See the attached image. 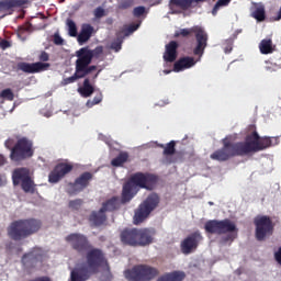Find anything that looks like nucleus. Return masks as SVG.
<instances>
[{"instance_id": "nucleus-18", "label": "nucleus", "mask_w": 281, "mask_h": 281, "mask_svg": "<svg viewBox=\"0 0 281 281\" xmlns=\"http://www.w3.org/2000/svg\"><path fill=\"white\" fill-rule=\"evenodd\" d=\"M77 60L75 61V69L79 71L85 69L88 65H91L93 60V55H91V49L89 46L82 47L76 52Z\"/></svg>"}, {"instance_id": "nucleus-1", "label": "nucleus", "mask_w": 281, "mask_h": 281, "mask_svg": "<svg viewBox=\"0 0 281 281\" xmlns=\"http://www.w3.org/2000/svg\"><path fill=\"white\" fill-rule=\"evenodd\" d=\"M251 134H248L244 142L232 143L229 139L222 140L223 147L211 154L213 161H229L232 157H247L260 150H267L271 146H278L280 143L279 137H260L256 131V126L251 125Z\"/></svg>"}, {"instance_id": "nucleus-40", "label": "nucleus", "mask_w": 281, "mask_h": 281, "mask_svg": "<svg viewBox=\"0 0 281 281\" xmlns=\"http://www.w3.org/2000/svg\"><path fill=\"white\" fill-rule=\"evenodd\" d=\"M231 2L232 0H218L213 7V10H212L213 16H216V14H218V10H221L223 5H229Z\"/></svg>"}, {"instance_id": "nucleus-50", "label": "nucleus", "mask_w": 281, "mask_h": 281, "mask_svg": "<svg viewBox=\"0 0 281 281\" xmlns=\"http://www.w3.org/2000/svg\"><path fill=\"white\" fill-rule=\"evenodd\" d=\"M0 166H5V157L3 155H0Z\"/></svg>"}, {"instance_id": "nucleus-25", "label": "nucleus", "mask_w": 281, "mask_h": 281, "mask_svg": "<svg viewBox=\"0 0 281 281\" xmlns=\"http://www.w3.org/2000/svg\"><path fill=\"white\" fill-rule=\"evenodd\" d=\"M89 221L94 225V227H101V225H104L106 221V213L102 209L99 211H92L89 216Z\"/></svg>"}, {"instance_id": "nucleus-3", "label": "nucleus", "mask_w": 281, "mask_h": 281, "mask_svg": "<svg viewBox=\"0 0 281 281\" xmlns=\"http://www.w3.org/2000/svg\"><path fill=\"white\" fill-rule=\"evenodd\" d=\"M155 186H157V176L144 172L134 173L123 186L122 203L132 201L133 196L137 194V188L143 190H155Z\"/></svg>"}, {"instance_id": "nucleus-4", "label": "nucleus", "mask_w": 281, "mask_h": 281, "mask_svg": "<svg viewBox=\"0 0 281 281\" xmlns=\"http://www.w3.org/2000/svg\"><path fill=\"white\" fill-rule=\"evenodd\" d=\"M43 227V222L38 218L30 217L13 221L8 227V236L11 240H25L34 234H38Z\"/></svg>"}, {"instance_id": "nucleus-39", "label": "nucleus", "mask_w": 281, "mask_h": 281, "mask_svg": "<svg viewBox=\"0 0 281 281\" xmlns=\"http://www.w3.org/2000/svg\"><path fill=\"white\" fill-rule=\"evenodd\" d=\"M102 99H103L102 92H99L95 94V97L92 100L87 101L86 106L88 109H93L95 104H100V102H102Z\"/></svg>"}, {"instance_id": "nucleus-49", "label": "nucleus", "mask_w": 281, "mask_h": 281, "mask_svg": "<svg viewBox=\"0 0 281 281\" xmlns=\"http://www.w3.org/2000/svg\"><path fill=\"white\" fill-rule=\"evenodd\" d=\"M224 52H225V54H231V53H232V45H227V46L224 48Z\"/></svg>"}, {"instance_id": "nucleus-42", "label": "nucleus", "mask_w": 281, "mask_h": 281, "mask_svg": "<svg viewBox=\"0 0 281 281\" xmlns=\"http://www.w3.org/2000/svg\"><path fill=\"white\" fill-rule=\"evenodd\" d=\"M83 203H85V201H82V199L70 200L68 202V207H69V210L78 211V210H80V207H82Z\"/></svg>"}, {"instance_id": "nucleus-45", "label": "nucleus", "mask_w": 281, "mask_h": 281, "mask_svg": "<svg viewBox=\"0 0 281 281\" xmlns=\"http://www.w3.org/2000/svg\"><path fill=\"white\" fill-rule=\"evenodd\" d=\"M92 58H100L104 54V47L97 46L94 49H90Z\"/></svg>"}, {"instance_id": "nucleus-20", "label": "nucleus", "mask_w": 281, "mask_h": 281, "mask_svg": "<svg viewBox=\"0 0 281 281\" xmlns=\"http://www.w3.org/2000/svg\"><path fill=\"white\" fill-rule=\"evenodd\" d=\"M206 0H170V3L175 8H179L187 12V10H192V8H199L201 3H205Z\"/></svg>"}, {"instance_id": "nucleus-28", "label": "nucleus", "mask_w": 281, "mask_h": 281, "mask_svg": "<svg viewBox=\"0 0 281 281\" xmlns=\"http://www.w3.org/2000/svg\"><path fill=\"white\" fill-rule=\"evenodd\" d=\"M252 19H256L258 23H262L267 19V11L265 10V4L255 3L254 10L251 12Z\"/></svg>"}, {"instance_id": "nucleus-31", "label": "nucleus", "mask_w": 281, "mask_h": 281, "mask_svg": "<svg viewBox=\"0 0 281 281\" xmlns=\"http://www.w3.org/2000/svg\"><path fill=\"white\" fill-rule=\"evenodd\" d=\"M126 161H128V153L121 151L119 154V157H115L111 160V166H113L114 168H120V166H124Z\"/></svg>"}, {"instance_id": "nucleus-32", "label": "nucleus", "mask_w": 281, "mask_h": 281, "mask_svg": "<svg viewBox=\"0 0 281 281\" xmlns=\"http://www.w3.org/2000/svg\"><path fill=\"white\" fill-rule=\"evenodd\" d=\"M20 184L24 192H30L31 194H34L35 184L34 180H32V177H29L26 180L20 182Z\"/></svg>"}, {"instance_id": "nucleus-11", "label": "nucleus", "mask_w": 281, "mask_h": 281, "mask_svg": "<svg viewBox=\"0 0 281 281\" xmlns=\"http://www.w3.org/2000/svg\"><path fill=\"white\" fill-rule=\"evenodd\" d=\"M34 156V148L32 140L23 137L20 138L16 144L11 149L12 161H23L24 159H30Z\"/></svg>"}, {"instance_id": "nucleus-37", "label": "nucleus", "mask_w": 281, "mask_h": 281, "mask_svg": "<svg viewBox=\"0 0 281 281\" xmlns=\"http://www.w3.org/2000/svg\"><path fill=\"white\" fill-rule=\"evenodd\" d=\"M138 29H139V24H130L128 26H124V29L119 32H122V36L126 38V36H131L133 32H137Z\"/></svg>"}, {"instance_id": "nucleus-47", "label": "nucleus", "mask_w": 281, "mask_h": 281, "mask_svg": "<svg viewBox=\"0 0 281 281\" xmlns=\"http://www.w3.org/2000/svg\"><path fill=\"white\" fill-rule=\"evenodd\" d=\"M146 12V8L145 7H136L134 8L133 14L136 18L143 16V14H145Z\"/></svg>"}, {"instance_id": "nucleus-24", "label": "nucleus", "mask_w": 281, "mask_h": 281, "mask_svg": "<svg viewBox=\"0 0 281 281\" xmlns=\"http://www.w3.org/2000/svg\"><path fill=\"white\" fill-rule=\"evenodd\" d=\"M13 186H21L22 181L30 179V169L18 168L12 173Z\"/></svg>"}, {"instance_id": "nucleus-34", "label": "nucleus", "mask_w": 281, "mask_h": 281, "mask_svg": "<svg viewBox=\"0 0 281 281\" xmlns=\"http://www.w3.org/2000/svg\"><path fill=\"white\" fill-rule=\"evenodd\" d=\"M122 43H124V35H122V32H117L116 38L111 43L110 48L114 52H120L122 49Z\"/></svg>"}, {"instance_id": "nucleus-41", "label": "nucleus", "mask_w": 281, "mask_h": 281, "mask_svg": "<svg viewBox=\"0 0 281 281\" xmlns=\"http://www.w3.org/2000/svg\"><path fill=\"white\" fill-rule=\"evenodd\" d=\"M0 98H2V100H8L9 102H12L14 100V92L12 91V89L7 88L0 92Z\"/></svg>"}, {"instance_id": "nucleus-12", "label": "nucleus", "mask_w": 281, "mask_h": 281, "mask_svg": "<svg viewBox=\"0 0 281 281\" xmlns=\"http://www.w3.org/2000/svg\"><path fill=\"white\" fill-rule=\"evenodd\" d=\"M93 180V173L86 171L75 179L74 182H68L66 192L69 196H76L89 188V184Z\"/></svg>"}, {"instance_id": "nucleus-5", "label": "nucleus", "mask_w": 281, "mask_h": 281, "mask_svg": "<svg viewBox=\"0 0 281 281\" xmlns=\"http://www.w3.org/2000/svg\"><path fill=\"white\" fill-rule=\"evenodd\" d=\"M155 228H125L121 232V243L128 247H148L155 240Z\"/></svg>"}, {"instance_id": "nucleus-33", "label": "nucleus", "mask_w": 281, "mask_h": 281, "mask_svg": "<svg viewBox=\"0 0 281 281\" xmlns=\"http://www.w3.org/2000/svg\"><path fill=\"white\" fill-rule=\"evenodd\" d=\"M176 146H177V142L171 140V142L168 143L166 146L160 145V148H164L162 154H164L166 157H170V156L175 155V153H177Z\"/></svg>"}, {"instance_id": "nucleus-22", "label": "nucleus", "mask_w": 281, "mask_h": 281, "mask_svg": "<svg viewBox=\"0 0 281 281\" xmlns=\"http://www.w3.org/2000/svg\"><path fill=\"white\" fill-rule=\"evenodd\" d=\"M27 3H30V0H1L0 12H10V10L23 8V5H27Z\"/></svg>"}, {"instance_id": "nucleus-8", "label": "nucleus", "mask_w": 281, "mask_h": 281, "mask_svg": "<svg viewBox=\"0 0 281 281\" xmlns=\"http://www.w3.org/2000/svg\"><path fill=\"white\" fill-rule=\"evenodd\" d=\"M160 198L157 193L149 194L134 212V225L144 223L150 213L155 212L160 203Z\"/></svg>"}, {"instance_id": "nucleus-38", "label": "nucleus", "mask_w": 281, "mask_h": 281, "mask_svg": "<svg viewBox=\"0 0 281 281\" xmlns=\"http://www.w3.org/2000/svg\"><path fill=\"white\" fill-rule=\"evenodd\" d=\"M67 26H68L69 36H72V37L78 36V26L76 25V22H74V20L68 19Z\"/></svg>"}, {"instance_id": "nucleus-19", "label": "nucleus", "mask_w": 281, "mask_h": 281, "mask_svg": "<svg viewBox=\"0 0 281 281\" xmlns=\"http://www.w3.org/2000/svg\"><path fill=\"white\" fill-rule=\"evenodd\" d=\"M179 43L177 41H171L165 46L164 60L165 63H175L177 60Z\"/></svg>"}, {"instance_id": "nucleus-14", "label": "nucleus", "mask_w": 281, "mask_h": 281, "mask_svg": "<svg viewBox=\"0 0 281 281\" xmlns=\"http://www.w3.org/2000/svg\"><path fill=\"white\" fill-rule=\"evenodd\" d=\"M203 241V235L201 234V231H195L191 234H189L180 244L181 251L188 256L189 254H192L194 249L199 248V245Z\"/></svg>"}, {"instance_id": "nucleus-43", "label": "nucleus", "mask_w": 281, "mask_h": 281, "mask_svg": "<svg viewBox=\"0 0 281 281\" xmlns=\"http://www.w3.org/2000/svg\"><path fill=\"white\" fill-rule=\"evenodd\" d=\"M128 8H133V0H121L116 7L119 10H128Z\"/></svg>"}, {"instance_id": "nucleus-48", "label": "nucleus", "mask_w": 281, "mask_h": 281, "mask_svg": "<svg viewBox=\"0 0 281 281\" xmlns=\"http://www.w3.org/2000/svg\"><path fill=\"white\" fill-rule=\"evenodd\" d=\"M53 41L55 45H63V43H65V40H63V37L58 33L54 34Z\"/></svg>"}, {"instance_id": "nucleus-17", "label": "nucleus", "mask_w": 281, "mask_h": 281, "mask_svg": "<svg viewBox=\"0 0 281 281\" xmlns=\"http://www.w3.org/2000/svg\"><path fill=\"white\" fill-rule=\"evenodd\" d=\"M195 47L193 49L194 56H203L205 54V47H207L209 35L207 32L201 26L195 29Z\"/></svg>"}, {"instance_id": "nucleus-9", "label": "nucleus", "mask_w": 281, "mask_h": 281, "mask_svg": "<svg viewBox=\"0 0 281 281\" xmlns=\"http://www.w3.org/2000/svg\"><path fill=\"white\" fill-rule=\"evenodd\" d=\"M255 225V238L259 243H263L273 236V232H276V224L273 220L269 215H259L254 220Z\"/></svg>"}, {"instance_id": "nucleus-26", "label": "nucleus", "mask_w": 281, "mask_h": 281, "mask_svg": "<svg viewBox=\"0 0 281 281\" xmlns=\"http://www.w3.org/2000/svg\"><path fill=\"white\" fill-rule=\"evenodd\" d=\"M120 205H122V198L120 200L119 196H113L109 199L108 201L102 203L101 210L106 212H115L120 209Z\"/></svg>"}, {"instance_id": "nucleus-29", "label": "nucleus", "mask_w": 281, "mask_h": 281, "mask_svg": "<svg viewBox=\"0 0 281 281\" xmlns=\"http://www.w3.org/2000/svg\"><path fill=\"white\" fill-rule=\"evenodd\" d=\"M78 93L81 95V98H91L93 95V92L95 91V88L91 85V80L89 78H86L83 80L82 87L78 88Z\"/></svg>"}, {"instance_id": "nucleus-52", "label": "nucleus", "mask_w": 281, "mask_h": 281, "mask_svg": "<svg viewBox=\"0 0 281 281\" xmlns=\"http://www.w3.org/2000/svg\"><path fill=\"white\" fill-rule=\"evenodd\" d=\"M165 76H168V74H172V70H164Z\"/></svg>"}, {"instance_id": "nucleus-46", "label": "nucleus", "mask_w": 281, "mask_h": 281, "mask_svg": "<svg viewBox=\"0 0 281 281\" xmlns=\"http://www.w3.org/2000/svg\"><path fill=\"white\" fill-rule=\"evenodd\" d=\"M94 18L95 19H102L103 16H106V11L102 7H98L93 11Z\"/></svg>"}, {"instance_id": "nucleus-6", "label": "nucleus", "mask_w": 281, "mask_h": 281, "mask_svg": "<svg viewBox=\"0 0 281 281\" xmlns=\"http://www.w3.org/2000/svg\"><path fill=\"white\" fill-rule=\"evenodd\" d=\"M204 231L206 234H216L217 236H222V234H228L221 239V245H227V243H234L236 236L232 233L238 232L236 228V224L232 222L229 218L225 220H210L204 224Z\"/></svg>"}, {"instance_id": "nucleus-7", "label": "nucleus", "mask_w": 281, "mask_h": 281, "mask_svg": "<svg viewBox=\"0 0 281 281\" xmlns=\"http://www.w3.org/2000/svg\"><path fill=\"white\" fill-rule=\"evenodd\" d=\"M159 276V270L148 265H136L124 271L127 281H153Z\"/></svg>"}, {"instance_id": "nucleus-53", "label": "nucleus", "mask_w": 281, "mask_h": 281, "mask_svg": "<svg viewBox=\"0 0 281 281\" xmlns=\"http://www.w3.org/2000/svg\"><path fill=\"white\" fill-rule=\"evenodd\" d=\"M0 186H3V179L0 176Z\"/></svg>"}, {"instance_id": "nucleus-2", "label": "nucleus", "mask_w": 281, "mask_h": 281, "mask_svg": "<svg viewBox=\"0 0 281 281\" xmlns=\"http://www.w3.org/2000/svg\"><path fill=\"white\" fill-rule=\"evenodd\" d=\"M106 265V257L100 248L88 250L86 255V262L77 265L70 271V281H87L100 271V267Z\"/></svg>"}, {"instance_id": "nucleus-10", "label": "nucleus", "mask_w": 281, "mask_h": 281, "mask_svg": "<svg viewBox=\"0 0 281 281\" xmlns=\"http://www.w3.org/2000/svg\"><path fill=\"white\" fill-rule=\"evenodd\" d=\"M38 60L36 63H19L18 69L24 71V74H41V71H47L52 65L47 63L49 60V53L42 50L38 55Z\"/></svg>"}, {"instance_id": "nucleus-51", "label": "nucleus", "mask_w": 281, "mask_h": 281, "mask_svg": "<svg viewBox=\"0 0 281 281\" xmlns=\"http://www.w3.org/2000/svg\"><path fill=\"white\" fill-rule=\"evenodd\" d=\"M105 23H106L108 25H113V18H108V19L105 20Z\"/></svg>"}, {"instance_id": "nucleus-13", "label": "nucleus", "mask_w": 281, "mask_h": 281, "mask_svg": "<svg viewBox=\"0 0 281 281\" xmlns=\"http://www.w3.org/2000/svg\"><path fill=\"white\" fill-rule=\"evenodd\" d=\"M66 240L78 254H85V251H91L92 249L91 243H89V238H87V236L83 234L71 233L66 237Z\"/></svg>"}, {"instance_id": "nucleus-27", "label": "nucleus", "mask_w": 281, "mask_h": 281, "mask_svg": "<svg viewBox=\"0 0 281 281\" xmlns=\"http://www.w3.org/2000/svg\"><path fill=\"white\" fill-rule=\"evenodd\" d=\"M186 280V272L172 271L160 276L156 281H183Z\"/></svg>"}, {"instance_id": "nucleus-30", "label": "nucleus", "mask_w": 281, "mask_h": 281, "mask_svg": "<svg viewBox=\"0 0 281 281\" xmlns=\"http://www.w3.org/2000/svg\"><path fill=\"white\" fill-rule=\"evenodd\" d=\"M259 50L261 54H273L276 52V46H273V41L271 38L269 40H262L259 44Z\"/></svg>"}, {"instance_id": "nucleus-23", "label": "nucleus", "mask_w": 281, "mask_h": 281, "mask_svg": "<svg viewBox=\"0 0 281 281\" xmlns=\"http://www.w3.org/2000/svg\"><path fill=\"white\" fill-rule=\"evenodd\" d=\"M93 26L89 23H85L81 25V31L77 36L79 45H85V43H87L91 38V36H93Z\"/></svg>"}, {"instance_id": "nucleus-16", "label": "nucleus", "mask_w": 281, "mask_h": 281, "mask_svg": "<svg viewBox=\"0 0 281 281\" xmlns=\"http://www.w3.org/2000/svg\"><path fill=\"white\" fill-rule=\"evenodd\" d=\"M45 252L41 248H34L22 257V265L25 269H35L38 265H43Z\"/></svg>"}, {"instance_id": "nucleus-44", "label": "nucleus", "mask_w": 281, "mask_h": 281, "mask_svg": "<svg viewBox=\"0 0 281 281\" xmlns=\"http://www.w3.org/2000/svg\"><path fill=\"white\" fill-rule=\"evenodd\" d=\"M98 69V66H86L83 69L78 70L79 74L81 75V78H86V76H89L91 71H95Z\"/></svg>"}, {"instance_id": "nucleus-35", "label": "nucleus", "mask_w": 281, "mask_h": 281, "mask_svg": "<svg viewBox=\"0 0 281 281\" xmlns=\"http://www.w3.org/2000/svg\"><path fill=\"white\" fill-rule=\"evenodd\" d=\"M80 79H82L80 71L75 69V74L71 77H67L61 80V87H67V85H74V82H77V80Z\"/></svg>"}, {"instance_id": "nucleus-15", "label": "nucleus", "mask_w": 281, "mask_h": 281, "mask_svg": "<svg viewBox=\"0 0 281 281\" xmlns=\"http://www.w3.org/2000/svg\"><path fill=\"white\" fill-rule=\"evenodd\" d=\"M74 170V164L71 162H59L48 175L49 183H58L63 181L67 175Z\"/></svg>"}, {"instance_id": "nucleus-36", "label": "nucleus", "mask_w": 281, "mask_h": 281, "mask_svg": "<svg viewBox=\"0 0 281 281\" xmlns=\"http://www.w3.org/2000/svg\"><path fill=\"white\" fill-rule=\"evenodd\" d=\"M199 26H192L190 29H181L180 31H177L175 33V38H179V36H182V38H188V36H191V34H194L196 32V29Z\"/></svg>"}, {"instance_id": "nucleus-21", "label": "nucleus", "mask_w": 281, "mask_h": 281, "mask_svg": "<svg viewBox=\"0 0 281 281\" xmlns=\"http://www.w3.org/2000/svg\"><path fill=\"white\" fill-rule=\"evenodd\" d=\"M196 65L194 57H181L173 64V71L179 74V71H184V69H190Z\"/></svg>"}]
</instances>
